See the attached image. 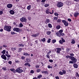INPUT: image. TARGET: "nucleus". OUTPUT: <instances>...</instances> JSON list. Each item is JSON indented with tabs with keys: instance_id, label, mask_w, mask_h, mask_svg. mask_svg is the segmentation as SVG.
<instances>
[{
	"instance_id": "nucleus-1",
	"label": "nucleus",
	"mask_w": 79,
	"mask_h": 79,
	"mask_svg": "<svg viewBox=\"0 0 79 79\" xmlns=\"http://www.w3.org/2000/svg\"><path fill=\"white\" fill-rule=\"evenodd\" d=\"M11 27L8 25H5L4 28V30L8 32H10L11 31Z\"/></svg>"
},
{
	"instance_id": "nucleus-2",
	"label": "nucleus",
	"mask_w": 79,
	"mask_h": 79,
	"mask_svg": "<svg viewBox=\"0 0 79 79\" xmlns=\"http://www.w3.org/2000/svg\"><path fill=\"white\" fill-rule=\"evenodd\" d=\"M21 67L17 68L15 70V72L17 73H22L23 72V69H21Z\"/></svg>"
},
{
	"instance_id": "nucleus-3",
	"label": "nucleus",
	"mask_w": 79,
	"mask_h": 79,
	"mask_svg": "<svg viewBox=\"0 0 79 79\" xmlns=\"http://www.w3.org/2000/svg\"><path fill=\"white\" fill-rule=\"evenodd\" d=\"M64 4L61 2H58L56 6L59 8H61V7L63 6Z\"/></svg>"
},
{
	"instance_id": "nucleus-4",
	"label": "nucleus",
	"mask_w": 79,
	"mask_h": 79,
	"mask_svg": "<svg viewBox=\"0 0 79 79\" xmlns=\"http://www.w3.org/2000/svg\"><path fill=\"white\" fill-rule=\"evenodd\" d=\"M70 59L74 62V63H76L77 61V59H76L74 57L70 56Z\"/></svg>"
},
{
	"instance_id": "nucleus-5",
	"label": "nucleus",
	"mask_w": 79,
	"mask_h": 79,
	"mask_svg": "<svg viewBox=\"0 0 79 79\" xmlns=\"http://www.w3.org/2000/svg\"><path fill=\"white\" fill-rule=\"evenodd\" d=\"M62 22L64 23V26H68V25H69V23H68L67 22H66V20H62Z\"/></svg>"
},
{
	"instance_id": "nucleus-6",
	"label": "nucleus",
	"mask_w": 79,
	"mask_h": 79,
	"mask_svg": "<svg viewBox=\"0 0 79 79\" xmlns=\"http://www.w3.org/2000/svg\"><path fill=\"white\" fill-rule=\"evenodd\" d=\"M20 29H19V28L14 27L13 28V30L14 31L17 32H20V31H21Z\"/></svg>"
},
{
	"instance_id": "nucleus-7",
	"label": "nucleus",
	"mask_w": 79,
	"mask_h": 79,
	"mask_svg": "<svg viewBox=\"0 0 79 79\" xmlns=\"http://www.w3.org/2000/svg\"><path fill=\"white\" fill-rule=\"evenodd\" d=\"M56 49L57 50L56 53H59V54H60V53H61V52H60V51H61V48H56Z\"/></svg>"
},
{
	"instance_id": "nucleus-8",
	"label": "nucleus",
	"mask_w": 79,
	"mask_h": 79,
	"mask_svg": "<svg viewBox=\"0 0 79 79\" xmlns=\"http://www.w3.org/2000/svg\"><path fill=\"white\" fill-rule=\"evenodd\" d=\"M20 21L22 22H26V21H27V19H26V18H25L23 17L21 18V19H20Z\"/></svg>"
},
{
	"instance_id": "nucleus-9",
	"label": "nucleus",
	"mask_w": 79,
	"mask_h": 79,
	"mask_svg": "<svg viewBox=\"0 0 79 79\" xmlns=\"http://www.w3.org/2000/svg\"><path fill=\"white\" fill-rule=\"evenodd\" d=\"M40 35V33L38 32V33L35 34V35H31V37H37Z\"/></svg>"
},
{
	"instance_id": "nucleus-10",
	"label": "nucleus",
	"mask_w": 79,
	"mask_h": 79,
	"mask_svg": "<svg viewBox=\"0 0 79 79\" xmlns=\"http://www.w3.org/2000/svg\"><path fill=\"white\" fill-rule=\"evenodd\" d=\"M7 7L8 8H11L13 7V5L11 4H7Z\"/></svg>"
},
{
	"instance_id": "nucleus-11",
	"label": "nucleus",
	"mask_w": 79,
	"mask_h": 79,
	"mask_svg": "<svg viewBox=\"0 0 79 79\" xmlns=\"http://www.w3.org/2000/svg\"><path fill=\"white\" fill-rule=\"evenodd\" d=\"M1 57L2 58V59H3L5 60H6V57L5 55L4 54L2 55L1 56Z\"/></svg>"
},
{
	"instance_id": "nucleus-12",
	"label": "nucleus",
	"mask_w": 79,
	"mask_h": 79,
	"mask_svg": "<svg viewBox=\"0 0 79 79\" xmlns=\"http://www.w3.org/2000/svg\"><path fill=\"white\" fill-rule=\"evenodd\" d=\"M50 20L49 19H46V20L45 21V23L46 24H48V23H50Z\"/></svg>"
},
{
	"instance_id": "nucleus-13",
	"label": "nucleus",
	"mask_w": 79,
	"mask_h": 79,
	"mask_svg": "<svg viewBox=\"0 0 79 79\" xmlns=\"http://www.w3.org/2000/svg\"><path fill=\"white\" fill-rule=\"evenodd\" d=\"M79 13H78L77 11H76V12L75 13V14H74V16L75 18H76L79 15Z\"/></svg>"
},
{
	"instance_id": "nucleus-14",
	"label": "nucleus",
	"mask_w": 79,
	"mask_h": 79,
	"mask_svg": "<svg viewBox=\"0 0 79 79\" xmlns=\"http://www.w3.org/2000/svg\"><path fill=\"white\" fill-rule=\"evenodd\" d=\"M45 13L46 14H49V13H50L51 15H52V13L49 12V9L46 10L45 11Z\"/></svg>"
},
{
	"instance_id": "nucleus-15",
	"label": "nucleus",
	"mask_w": 79,
	"mask_h": 79,
	"mask_svg": "<svg viewBox=\"0 0 79 79\" xmlns=\"http://www.w3.org/2000/svg\"><path fill=\"white\" fill-rule=\"evenodd\" d=\"M23 55L24 56H30V54H28V53L27 52H23Z\"/></svg>"
},
{
	"instance_id": "nucleus-16",
	"label": "nucleus",
	"mask_w": 79,
	"mask_h": 79,
	"mask_svg": "<svg viewBox=\"0 0 79 79\" xmlns=\"http://www.w3.org/2000/svg\"><path fill=\"white\" fill-rule=\"evenodd\" d=\"M10 71H12L13 73H16V70H15V69L14 68L10 69Z\"/></svg>"
},
{
	"instance_id": "nucleus-17",
	"label": "nucleus",
	"mask_w": 79,
	"mask_h": 79,
	"mask_svg": "<svg viewBox=\"0 0 79 79\" xmlns=\"http://www.w3.org/2000/svg\"><path fill=\"white\" fill-rule=\"evenodd\" d=\"M73 66L74 68L75 69L77 68L78 67V65H77V64H76V63H75V64H73Z\"/></svg>"
},
{
	"instance_id": "nucleus-18",
	"label": "nucleus",
	"mask_w": 79,
	"mask_h": 79,
	"mask_svg": "<svg viewBox=\"0 0 79 79\" xmlns=\"http://www.w3.org/2000/svg\"><path fill=\"white\" fill-rule=\"evenodd\" d=\"M10 13L11 15H14V14H15V11L13 10H10Z\"/></svg>"
},
{
	"instance_id": "nucleus-19",
	"label": "nucleus",
	"mask_w": 79,
	"mask_h": 79,
	"mask_svg": "<svg viewBox=\"0 0 79 79\" xmlns=\"http://www.w3.org/2000/svg\"><path fill=\"white\" fill-rule=\"evenodd\" d=\"M71 43L72 44H74L76 43V41H75V40H74V39H72V41L71 42Z\"/></svg>"
},
{
	"instance_id": "nucleus-20",
	"label": "nucleus",
	"mask_w": 79,
	"mask_h": 79,
	"mask_svg": "<svg viewBox=\"0 0 79 79\" xmlns=\"http://www.w3.org/2000/svg\"><path fill=\"white\" fill-rule=\"evenodd\" d=\"M24 65L25 66H28V67H30V66H31V64H30L28 63H25Z\"/></svg>"
},
{
	"instance_id": "nucleus-21",
	"label": "nucleus",
	"mask_w": 79,
	"mask_h": 79,
	"mask_svg": "<svg viewBox=\"0 0 79 79\" xmlns=\"http://www.w3.org/2000/svg\"><path fill=\"white\" fill-rule=\"evenodd\" d=\"M56 28L57 29H60L61 28V26L60 25H58L56 26Z\"/></svg>"
},
{
	"instance_id": "nucleus-22",
	"label": "nucleus",
	"mask_w": 79,
	"mask_h": 79,
	"mask_svg": "<svg viewBox=\"0 0 79 79\" xmlns=\"http://www.w3.org/2000/svg\"><path fill=\"white\" fill-rule=\"evenodd\" d=\"M46 56L48 58L50 59V54L47 53Z\"/></svg>"
},
{
	"instance_id": "nucleus-23",
	"label": "nucleus",
	"mask_w": 79,
	"mask_h": 79,
	"mask_svg": "<svg viewBox=\"0 0 79 79\" xmlns=\"http://www.w3.org/2000/svg\"><path fill=\"white\" fill-rule=\"evenodd\" d=\"M31 6L30 5L27 6V9L28 10H31Z\"/></svg>"
},
{
	"instance_id": "nucleus-24",
	"label": "nucleus",
	"mask_w": 79,
	"mask_h": 79,
	"mask_svg": "<svg viewBox=\"0 0 79 79\" xmlns=\"http://www.w3.org/2000/svg\"><path fill=\"white\" fill-rule=\"evenodd\" d=\"M42 77V75L41 74L39 75L38 76H37V78L38 79H40L41 77Z\"/></svg>"
},
{
	"instance_id": "nucleus-25",
	"label": "nucleus",
	"mask_w": 79,
	"mask_h": 79,
	"mask_svg": "<svg viewBox=\"0 0 79 79\" xmlns=\"http://www.w3.org/2000/svg\"><path fill=\"white\" fill-rule=\"evenodd\" d=\"M48 26L50 28H52V25L51 23H49L48 24Z\"/></svg>"
},
{
	"instance_id": "nucleus-26",
	"label": "nucleus",
	"mask_w": 79,
	"mask_h": 79,
	"mask_svg": "<svg viewBox=\"0 0 79 79\" xmlns=\"http://www.w3.org/2000/svg\"><path fill=\"white\" fill-rule=\"evenodd\" d=\"M6 52V51L5 50H3L1 52V53L3 54V55H5V52Z\"/></svg>"
},
{
	"instance_id": "nucleus-27",
	"label": "nucleus",
	"mask_w": 79,
	"mask_h": 79,
	"mask_svg": "<svg viewBox=\"0 0 79 79\" xmlns=\"http://www.w3.org/2000/svg\"><path fill=\"white\" fill-rule=\"evenodd\" d=\"M44 74H48V72L47 71H44Z\"/></svg>"
},
{
	"instance_id": "nucleus-28",
	"label": "nucleus",
	"mask_w": 79,
	"mask_h": 79,
	"mask_svg": "<svg viewBox=\"0 0 79 79\" xmlns=\"http://www.w3.org/2000/svg\"><path fill=\"white\" fill-rule=\"evenodd\" d=\"M26 60L27 63H29V62H30V61H31V59H29L28 58H27Z\"/></svg>"
},
{
	"instance_id": "nucleus-29",
	"label": "nucleus",
	"mask_w": 79,
	"mask_h": 79,
	"mask_svg": "<svg viewBox=\"0 0 79 79\" xmlns=\"http://www.w3.org/2000/svg\"><path fill=\"white\" fill-rule=\"evenodd\" d=\"M46 40V39L45 38H43V39H41V40L42 42H45V40Z\"/></svg>"
},
{
	"instance_id": "nucleus-30",
	"label": "nucleus",
	"mask_w": 79,
	"mask_h": 79,
	"mask_svg": "<svg viewBox=\"0 0 79 79\" xmlns=\"http://www.w3.org/2000/svg\"><path fill=\"white\" fill-rule=\"evenodd\" d=\"M24 44H19V47H24Z\"/></svg>"
},
{
	"instance_id": "nucleus-31",
	"label": "nucleus",
	"mask_w": 79,
	"mask_h": 79,
	"mask_svg": "<svg viewBox=\"0 0 79 79\" xmlns=\"http://www.w3.org/2000/svg\"><path fill=\"white\" fill-rule=\"evenodd\" d=\"M51 33V31H48L46 32V34L47 35H50V34Z\"/></svg>"
},
{
	"instance_id": "nucleus-32",
	"label": "nucleus",
	"mask_w": 79,
	"mask_h": 79,
	"mask_svg": "<svg viewBox=\"0 0 79 79\" xmlns=\"http://www.w3.org/2000/svg\"><path fill=\"white\" fill-rule=\"evenodd\" d=\"M62 73H63V74H66V71H65V70H62Z\"/></svg>"
},
{
	"instance_id": "nucleus-33",
	"label": "nucleus",
	"mask_w": 79,
	"mask_h": 79,
	"mask_svg": "<svg viewBox=\"0 0 79 79\" xmlns=\"http://www.w3.org/2000/svg\"><path fill=\"white\" fill-rule=\"evenodd\" d=\"M2 70H4V71H6L7 69H6V67H4L2 68Z\"/></svg>"
},
{
	"instance_id": "nucleus-34",
	"label": "nucleus",
	"mask_w": 79,
	"mask_h": 79,
	"mask_svg": "<svg viewBox=\"0 0 79 79\" xmlns=\"http://www.w3.org/2000/svg\"><path fill=\"white\" fill-rule=\"evenodd\" d=\"M63 30H60L59 31V32L60 33V34H61V33H63Z\"/></svg>"
},
{
	"instance_id": "nucleus-35",
	"label": "nucleus",
	"mask_w": 79,
	"mask_h": 79,
	"mask_svg": "<svg viewBox=\"0 0 79 79\" xmlns=\"http://www.w3.org/2000/svg\"><path fill=\"white\" fill-rule=\"evenodd\" d=\"M23 48H19V51L18 52H21L22 51Z\"/></svg>"
},
{
	"instance_id": "nucleus-36",
	"label": "nucleus",
	"mask_w": 79,
	"mask_h": 79,
	"mask_svg": "<svg viewBox=\"0 0 79 79\" xmlns=\"http://www.w3.org/2000/svg\"><path fill=\"white\" fill-rule=\"evenodd\" d=\"M56 34H57L58 36L59 37H60V36H61L60 35V33H59V32H57L56 33Z\"/></svg>"
},
{
	"instance_id": "nucleus-37",
	"label": "nucleus",
	"mask_w": 79,
	"mask_h": 79,
	"mask_svg": "<svg viewBox=\"0 0 79 79\" xmlns=\"http://www.w3.org/2000/svg\"><path fill=\"white\" fill-rule=\"evenodd\" d=\"M75 76L77 77H79V73H76Z\"/></svg>"
},
{
	"instance_id": "nucleus-38",
	"label": "nucleus",
	"mask_w": 79,
	"mask_h": 79,
	"mask_svg": "<svg viewBox=\"0 0 79 79\" xmlns=\"http://www.w3.org/2000/svg\"><path fill=\"white\" fill-rule=\"evenodd\" d=\"M61 19H58L57 20V22L58 23H61Z\"/></svg>"
},
{
	"instance_id": "nucleus-39",
	"label": "nucleus",
	"mask_w": 79,
	"mask_h": 79,
	"mask_svg": "<svg viewBox=\"0 0 79 79\" xmlns=\"http://www.w3.org/2000/svg\"><path fill=\"white\" fill-rule=\"evenodd\" d=\"M56 42V40H53L52 41V44H54V43H55Z\"/></svg>"
},
{
	"instance_id": "nucleus-40",
	"label": "nucleus",
	"mask_w": 79,
	"mask_h": 79,
	"mask_svg": "<svg viewBox=\"0 0 79 79\" xmlns=\"http://www.w3.org/2000/svg\"><path fill=\"white\" fill-rule=\"evenodd\" d=\"M48 68H49V69H50V68H51V69H52L53 68V67L52 66H50V65H48Z\"/></svg>"
},
{
	"instance_id": "nucleus-41",
	"label": "nucleus",
	"mask_w": 79,
	"mask_h": 79,
	"mask_svg": "<svg viewBox=\"0 0 79 79\" xmlns=\"http://www.w3.org/2000/svg\"><path fill=\"white\" fill-rule=\"evenodd\" d=\"M59 74L60 75H63V73L61 71L59 72Z\"/></svg>"
},
{
	"instance_id": "nucleus-42",
	"label": "nucleus",
	"mask_w": 79,
	"mask_h": 79,
	"mask_svg": "<svg viewBox=\"0 0 79 79\" xmlns=\"http://www.w3.org/2000/svg\"><path fill=\"white\" fill-rule=\"evenodd\" d=\"M19 27H23V24H22V23H20L19 24Z\"/></svg>"
},
{
	"instance_id": "nucleus-43",
	"label": "nucleus",
	"mask_w": 79,
	"mask_h": 79,
	"mask_svg": "<svg viewBox=\"0 0 79 79\" xmlns=\"http://www.w3.org/2000/svg\"><path fill=\"white\" fill-rule=\"evenodd\" d=\"M61 39H62V42H65V40H64V39L63 38L61 37Z\"/></svg>"
},
{
	"instance_id": "nucleus-44",
	"label": "nucleus",
	"mask_w": 79,
	"mask_h": 79,
	"mask_svg": "<svg viewBox=\"0 0 79 79\" xmlns=\"http://www.w3.org/2000/svg\"><path fill=\"white\" fill-rule=\"evenodd\" d=\"M6 56L7 57V58H10L11 57V56L10 55H7V54H5Z\"/></svg>"
},
{
	"instance_id": "nucleus-45",
	"label": "nucleus",
	"mask_w": 79,
	"mask_h": 79,
	"mask_svg": "<svg viewBox=\"0 0 79 79\" xmlns=\"http://www.w3.org/2000/svg\"><path fill=\"white\" fill-rule=\"evenodd\" d=\"M50 42H51V39L50 38L48 39L47 41L48 43H50Z\"/></svg>"
},
{
	"instance_id": "nucleus-46",
	"label": "nucleus",
	"mask_w": 79,
	"mask_h": 79,
	"mask_svg": "<svg viewBox=\"0 0 79 79\" xmlns=\"http://www.w3.org/2000/svg\"><path fill=\"white\" fill-rule=\"evenodd\" d=\"M59 42L60 44H63V42L61 40H60V41H59Z\"/></svg>"
},
{
	"instance_id": "nucleus-47",
	"label": "nucleus",
	"mask_w": 79,
	"mask_h": 79,
	"mask_svg": "<svg viewBox=\"0 0 79 79\" xmlns=\"http://www.w3.org/2000/svg\"><path fill=\"white\" fill-rule=\"evenodd\" d=\"M49 6V4H46L44 5L45 7H48Z\"/></svg>"
},
{
	"instance_id": "nucleus-48",
	"label": "nucleus",
	"mask_w": 79,
	"mask_h": 79,
	"mask_svg": "<svg viewBox=\"0 0 79 79\" xmlns=\"http://www.w3.org/2000/svg\"><path fill=\"white\" fill-rule=\"evenodd\" d=\"M10 34H11V35H13V34H16V33H15L14 31H11L10 32Z\"/></svg>"
},
{
	"instance_id": "nucleus-49",
	"label": "nucleus",
	"mask_w": 79,
	"mask_h": 79,
	"mask_svg": "<svg viewBox=\"0 0 79 79\" xmlns=\"http://www.w3.org/2000/svg\"><path fill=\"white\" fill-rule=\"evenodd\" d=\"M70 56H74V54L73 53H70Z\"/></svg>"
},
{
	"instance_id": "nucleus-50",
	"label": "nucleus",
	"mask_w": 79,
	"mask_h": 79,
	"mask_svg": "<svg viewBox=\"0 0 79 79\" xmlns=\"http://www.w3.org/2000/svg\"><path fill=\"white\" fill-rule=\"evenodd\" d=\"M69 63L70 64H73V63H74V62L73 60L72 61H69Z\"/></svg>"
},
{
	"instance_id": "nucleus-51",
	"label": "nucleus",
	"mask_w": 79,
	"mask_h": 79,
	"mask_svg": "<svg viewBox=\"0 0 79 79\" xmlns=\"http://www.w3.org/2000/svg\"><path fill=\"white\" fill-rule=\"evenodd\" d=\"M54 15H55V16H58V15H59V14H58V13L56 12L54 13Z\"/></svg>"
},
{
	"instance_id": "nucleus-52",
	"label": "nucleus",
	"mask_w": 79,
	"mask_h": 79,
	"mask_svg": "<svg viewBox=\"0 0 79 79\" xmlns=\"http://www.w3.org/2000/svg\"><path fill=\"white\" fill-rule=\"evenodd\" d=\"M40 66H39V65L37 64L35 66V67H36V68L38 69V68H39Z\"/></svg>"
},
{
	"instance_id": "nucleus-53",
	"label": "nucleus",
	"mask_w": 79,
	"mask_h": 79,
	"mask_svg": "<svg viewBox=\"0 0 79 79\" xmlns=\"http://www.w3.org/2000/svg\"><path fill=\"white\" fill-rule=\"evenodd\" d=\"M3 13V12L2 11L0 10V15H2Z\"/></svg>"
},
{
	"instance_id": "nucleus-54",
	"label": "nucleus",
	"mask_w": 79,
	"mask_h": 79,
	"mask_svg": "<svg viewBox=\"0 0 79 79\" xmlns=\"http://www.w3.org/2000/svg\"><path fill=\"white\" fill-rule=\"evenodd\" d=\"M66 58H70L71 57H70V56H69V55H67L66 56Z\"/></svg>"
},
{
	"instance_id": "nucleus-55",
	"label": "nucleus",
	"mask_w": 79,
	"mask_h": 79,
	"mask_svg": "<svg viewBox=\"0 0 79 79\" xmlns=\"http://www.w3.org/2000/svg\"><path fill=\"white\" fill-rule=\"evenodd\" d=\"M54 19L55 20H57L58 19V18L56 17H54Z\"/></svg>"
},
{
	"instance_id": "nucleus-56",
	"label": "nucleus",
	"mask_w": 79,
	"mask_h": 79,
	"mask_svg": "<svg viewBox=\"0 0 79 79\" xmlns=\"http://www.w3.org/2000/svg\"><path fill=\"white\" fill-rule=\"evenodd\" d=\"M49 62H50V63H52V62H53V61L52 60H49Z\"/></svg>"
},
{
	"instance_id": "nucleus-57",
	"label": "nucleus",
	"mask_w": 79,
	"mask_h": 79,
	"mask_svg": "<svg viewBox=\"0 0 79 79\" xmlns=\"http://www.w3.org/2000/svg\"><path fill=\"white\" fill-rule=\"evenodd\" d=\"M8 63H9V64H12V61H9Z\"/></svg>"
},
{
	"instance_id": "nucleus-58",
	"label": "nucleus",
	"mask_w": 79,
	"mask_h": 79,
	"mask_svg": "<svg viewBox=\"0 0 79 79\" xmlns=\"http://www.w3.org/2000/svg\"><path fill=\"white\" fill-rule=\"evenodd\" d=\"M40 71V69H38L36 70V72H37V73H39Z\"/></svg>"
},
{
	"instance_id": "nucleus-59",
	"label": "nucleus",
	"mask_w": 79,
	"mask_h": 79,
	"mask_svg": "<svg viewBox=\"0 0 79 79\" xmlns=\"http://www.w3.org/2000/svg\"><path fill=\"white\" fill-rule=\"evenodd\" d=\"M15 63H19V60H15Z\"/></svg>"
},
{
	"instance_id": "nucleus-60",
	"label": "nucleus",
	"mask_w": 79,
	"mask_h": 79,
	"mask_svg": "<svg viewBox=\"0 0 79 79\" xmlns=\"http://www.w3.org/2000/svg\"><path fill=\"white\" fill-rule=\"evenodd\" d=\"M34 73V71L33 70H31V74H33Z\"/></svg>"
},
{
	"instance_id": "nucleus-61",
	"label": "nucleus",
	"mask_w": 79,
	"mask_h": 79,
	"mask_svg": "<svg viewBox=\"0 0 79 79\" xmlns=\"http://www.w3.org/2000/svg\"><path fill=\"white\" fill-rule=\"evenodd\" d=\"M55 78L56 79H60V78L59 77H58V76L55 77Z\"/></svg>"
},
{
	"instance_id": "nucleus-62",
	"label": "nucleus",
	"mask_w": 79,
	"mask_h": 79,
	"mask_svg": "<svg viewBox=\"0 0 79 79\" xmlns=\"http://www.w3.org/2000/svg\"><path fill=\"white\" fill-rule=\"evenodd\" d=\"M21 58L22 60H24V59H25V57L24 56H22Z\"/></svg>"
},
{
	"instance_id": "nucleus-63",
	"label": "nucleus",
	"mask_w": 79,
	"mask_h": 79,
	"mask_svg": "<svg viewBox=\"0 0 79 79\" xmlns=\"http://www.w3.org/2000/svg\"><path fill=\"white\" fill-rule=\"evenodd\" d=\"M60 35H62V36H63V35H64V33H61V34H60Z\"/></svg>"
},
{
	"instance_id": "nucleus-64",
	"label": "nucleus",
	"mask_w": 79,
	"mask_h": 79,
	"mask_svg": "<svg viewBox=\"0 0 79 79\" xmlns=\"http://www.w3.org/2000/svg\"><path fill=\"white\" fill-rule=\"evenodd\" d=\"M68 20L69 22H71V19H68Z\"/></svg>"
}]
</instances>
